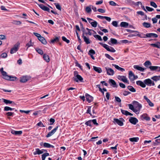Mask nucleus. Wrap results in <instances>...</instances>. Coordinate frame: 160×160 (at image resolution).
Listing matches in <instances>:
<instances>
[{
	"instance_id": "11",
	"label": "nucleus",
	"mask_w": 160,
	"mask_h": 160,
	"mask_svg": "<svg viewBox=\"0 0 160 160\" xmlns=\"http://www.w3.org/2000/svg\"><path fill=\"white\" fill-rule=\"evenodd\" d=\"M46 151V150L44 149H42V150H40L39 148H37L35 149V151L33 152V154L34 155L36 154H41L43 152V151Z\"/></svg>"
},
{
	"instance_id": "47",
	"label": "nucleus",
	"mask_w": 160,
	"mask_h": 160,
	"mask_svg": "<svg viewBox=\"0 0 160 160\" xmlns=\"http://www.w3.org/2000/svg\"><path fill=\"white\" fill-rule=\"evenodd\" d=\"M97 24L98 23L96 21H94L92 22H91V24L93 27L94 28H96L97 26Z\"/></svg>"
},
{
	"instance_id": "20",
	"label": "nucleus",
	"mask_w": 160,
	"mask_h": 160,
	"mask_svg": "<svg viewBox=\"0 0 160 160\" xmlns=\"http://www.w3.org/2000/svg\"><path fill=\"white\" fill-rule=\"evenodd\" d=\"M133 68L135 69H136L137 70H138L139 71H140L142 72H143L145 69L144 68L140 67L137 65H134L133 66Z\"/></svg>"
},
{
	"instance_id": "29",
	"label": "nucleus",
	"mask_w": 160,
	"mask_h": 160,
	"mask_svg": "<svg viewBox=\"0 0 160 160\" xmlns=\"http://www.w3.org/2000/svg\"><path fill=\"white\" fill-rule=\"evenodd\" d=\"M43 58L44 60L47 62H49V57L48 55L45 54H44L43 55Z\"/></svg>"
},
{
	"instance_id": "48",
	"label": "nucleus",
	"mask_w": 160,
	"mask_h": 160,
	"mask_svg": "<svg viewBox=\"0 0 160 160\" xmlns=\"http://www.w3.org/2000/svg\"><path fill=\"white\" fill-rule=\"evenodd\" d=\"M12 23L15 25H20L21 24V22L20 21H17L16 20L13 21L12 22Z\"/></svg>"
},
{
	"instance_id": "52",
	"label": "nucleus",
	"mask_w": 160,
	"mask_h": 160,
	"mask_svg": "<svg viewBox=\"0 0 160 160\" xmlns=\"http://www.w3.org/2000/svg\"><path fill=\"white\" fill-rule=\"evenodd\" d=\"M93 36L95 38H97L99 40H102V39L101 38V37L98 35H94Z\"/></svg>"
},
{
	"instance_id": "59",
	"label": "nucleus",
	"mask_w": 160,
	"mask_h": 160,
	"mask_svg": "<svg viewBox=\"0 0 160 160\" xmlns=\"http://www.w3.org/2000/svg\"><path fill=\"white\" fill-rule=\"evenodd\" d=\"M150 5L155 8H156L157 7L156 4L153 2H151Z\"/></svg>"
},
{
	"instance_id": "12",
	"label": "nucleus",
	"mask_w": 160,
	"mask_h": 160,
	"mask_svg": "<svg viewBox=\"0 0 160 160\" xmlns=\"http://www.w3.org/2000/svg\"><path fill=\"white\" fill-rule=\"evenodd\" d=\"M129 121L131 123L135 125L138 122V120L136 118L132 117L129 119Z\"/></svg>"
},
{
	"instance_id": "40",
	"label": "nucleus",
	"mask_w": 160,
	"mask_h": 160,
	"mask_svg": "<svg viewBox=\"0 0 160 160\" xmlns=\"http://www.w3.org/2000/svg\"><path fill=\"white\" fill-rule=\"evenodd\" d=\"M143 26L146 28H148L150 27L151 24L148 22H144L142 24Z\"/></svg>"
},
{
	"instance_id": "53",
	"label": "nucleus",
	"mask_w": 160,
	"mask_h": 160,
	"mask_svg": "<svg viewBox=\"0 0 160 160\" xmlns=\"http://www.w3.org/2000/svg\"><path fill=\"white\" fill-rule=\"evenodd\" d=\"M121 112L122 114L125 115L126 116L128 115V112L127 111L121 109Z\"/></svg>"
},
{
	"instance_id": "43",
	"label": "nucleus",
	"mask_w": 160,
	"mask_h": 160,
	"mask_svg": "<svg viewBox=\"0 0 160 160\" xmlns=\"http://www.w3.org/2000/svg\"><path fill=\"white\" fill-rule=\"evenodd\" d=\"M49 155V153L47 152L45 153L42 156V160H45L46 157Z\"/></svg>"
},
{
	"instance_id": "25",
	"label": "nucleus",
	"mask_w": 160,
	"mask_h": 160,
	"mask_svg": "<svg viewBox=\"0 0 160 160\" xmlns=\"http://www.w3.org/2000/svg\"><path fill=\"white\" fill-rule=\"evenodd\" d=\"M151 46L160 48V42H157L155 43H151L150 44Z\"/></svg>"
},
{
	"instance_id": "30",
	"label": "nucleus",
	"mask_w": 160,
	"mask_h": 160,
	"mask_svg": "<svg viewBox=\"0 0 160 160\" xmlns=\"http://www.w3.org/2000/svg\"><path fill=\"white\" fill-rule=\"evenodd\" d=\"M112 66H114L116 68L120 71H125V69L123 68L119 67L118 65L112 64Z\"/></svg>"
},
{
	"instance_id": "57",
	"label": "nucleus",
	"mask_w": 160,
	"mask_h": 160,
	"mask_svg": "<svg viewBox=\"0 0 160 160\" xmlns=\"http://www.w3.org/2000/svg\"><path fill=\"white\" fill-rule=\"evenodd\" d=\"M95 53V51L91 49L89 51L88 54L89 55H94Z\"/></svg>"
},
{
	"instance_id": "14",
	"label": "nucleus",
	"mask_w": 160,
	"mask_h": 160,
	"mask_svg": "<svg viewBox=\"0 0 160 160\" xmlns=\"http://www.w3.org/2000/svg\"><path fill=\"white\" fill-rule=\"evenodd\" d=\"M113 120L114 122H116L120 126H122L123 125V123L121 120L116 118H114Z\"/></svg>"
},
{
	"instance_id": "6",
	"label": "nucleus",
	"mask_w": 160,
	"mask_h": 160,
	"mask_svg": "<svg viewBox=\"0 0 160 160\" xmlns=\"http://www.w3.org/2000/svg\"><path fill=\"white\" fill-rule=\"evenodd\" d=\"M58 126L56 127L54 129L48 133L46 136V137L49 138L54 134L58 129Z\"/></svg>"
},
{
	"instance_id": "1",
	"label": "nucleus",
	"mask_w": 160,
	"mask_h": 160,
	"mask_svg": "<svg viewBox=\"0 0 160 160\" xmlns=\"http://www.w3.org/2000/svg\"><path fill=\"white\" fill-rule=\"evenodd\" d=\"M74 76L73 78V80L77 82H78L79 81L81 82H83V78L80 75L78 74V72L76 71H74Z\"/></svg>"
},
{
	"instance_id": "61",
	"label": "nucleus",
	"mask_w": 160,
	"mask_h": 160,
	"mask_svg": "<svg viewBox=\"0 0 160 160\" xmlns=\"http://www.w3.org/2000/svg\"><path fill=\"white\" fill-rule=\"evenodd\" d=\"M49 121L50 123L49 124V125H52L53 124V123L55 122V119L52 118H51L49 120Z\"/></svg>"
},
{
	"instance_id": "2",
	"label": "nucleus",
	"mask_w": 160,
	"mask_h": 160,
	"mask_svg": "<svg viewBox=\"0 0 160 160\" xmlns=\"http://www.w3.org/2000/svg\"><path fill=\"white\" fill-rule=\"evenodd\" d=\"M132 104L134 105V108L136 110L137 112H139L142 108V105L137 101H133L132 102Z\"/></svg>"
},
{
	"instance_id": "32",
	"label": "nucleus",
	"mask_w": 160,
	"mask_h": 160,
	"mask_svg": "<svg viewBox=\"0 0 160 160\" xmlns=\"http://www.w3.org/2000/svg\"><path fill=\"white\" fill-rule=\"evenodd\" d=\"M128 106L130 109L132 110L133 112L135 113L137 112L136 110L134 108L133 105H132V104H128Z\"/></svg>"
},
{
	"instance_id": "21",
	"label": "nucleus",
	"mask_w": 160,
	"mask_h": 160,
	"mask_svg": "<svg viewBox=\"0 0 160 160\" xmlns=\"http://www.w3.org/2000/svg\"><path fill=\"white\" fill-rule=\"evenodd\" d=\"M132 32H135V34H137L136 35L138 37H140L141 38H147L146 36V34H144L142 33L141 34H139V33L137 34L138 32L137 31H132Z\"/></svg>"
},
{
	"instance_id": "22",
	"label": "nucleus",
	"mask_w": 160,
	"mask_h": 160,
	"mask_svg": "<svg viewBox=\"0 0 160 160\" xmlns=\"http://www.w3.org/2000/svg\"><path fill=\"white\" fill-rule=\"evenodd\" d=\"M11 132L13 134L16 135H19L22 134V132L21 131H16L14 130H12L11 131Z\"/></svg>"
},
{
	"instance_id": "13",
	"label": "nucleus",
	"mask_w": 160,
	"mask_h": 160,
	"mask_svg": "<svg viewBox=\"0 0 160 160\" xmlns=\"http://www.w3.org/2000/svg\"><path fill=\"white\" fill-rule=\"evenodd\" d=\"M37 4L39 6V7H40V8H41L43 10L45 11H47L48 12H49L50 9L48 7L44 6L42 4Z\"/></svg>"
},
{
	"instance_id": "24",
	"label": "nucleus",
	"mask_w": 160,
	"mask_h": 160,
	"mask_svg": "<svg viewBox=\"0 0 160 160\" xmlns=\"http://www.w3.org/2000/svg\"><path fill=\"white\" fill-rule=\"evenodd\" d=\"M43 146L45 148H53L54 147L53 146L51 145L48 143H46V142H44L43 144Z\"/></svg>"
},
{
	"instance_id": "44",
	"label": "nucleus",
	"mask_w": 160,
	"mask_h": 160,
	"mask_svg": "<svg viewBox=\"0 0 160 160\" xmlns=\"http://www.w3.org/2000/svg\"><path fill=\"white\" fill-rule=\"evenodd\" d=\"M151 65L152 63L149 61H147L144 63V65L147 67L148 66Z\"/></svg>"
},
{
	"instance_id": "26",
	"label": "nucleus",
	"mask_w": 160,
	"mask_h": 160,
	"mask_svg": "<svg viewBox=\"0 0 160 160\" xmlns=\"http://www.w3.org/2000/svg\"><path fill=\"white\" fill-rule=\"evenodd\" d=\"M109 83H111L113 87H117V85L115 82L112 79H110L109 80Z\"/></svg>"
},
{
	"instance_id": "39",
	"label": "nucleus",
	"mask_w": 160,
	"mask_h": 160,
	"mask_svg": "<svg viewBox=\"0 0 160 160\" xmlns=\"http://www.w3.org/2000/svg\"><path fill=\"white\" fill-rule=\"evenodd\" d=\"M36 51L38 52V53L40 55H42L43 53V51L40 49L38 48H35Z\"/></svg>"
},
{
	"instance_id": "36",
	"label": "nucleus",
	"mask_w": 160,
	"mask_h": 160,
	"mask_svg": "<svg viewBox=\"0 0 160 160\" xmlns=\"http://www.w3.org/2000/svg\"><path fill=\"white\" fill-rule=\"evenodd\" d=\"M92 5H90L89 6H87L86 8L85 11L88 13H89L91 11Z\"/></svg>"
},
{
	"instance_id": "7",
	"label": "nucleus",
	"mask_w": 160,
	"mask_h": 160,
	"mask_svg": "<svg viewBox=\"0 0 160 160\" xmlns=\"http://www.w3.org/2000/svg\"><path fill=\"white\" fill-rule=\"evenodd\" d=\"M107 74L109 75H113L114 74V71L111 68H105Z\"/></svg>"
},
{
	"instance_id": "64",
	"label": "nucleus",
	"mask_w": 160,
	"mask_h": 160,
	"mask_svg": "<svg viewBox=\"0 0 160 160\" xmlns=\"http://www.w3.org/2000/svg\"><path fill=\"white\" fill-rule=\"evenodd\" d=\"M7 56V54L6 53H3L1 55V57L2 58H5Z\"/></svg>"
},
{
	"instance_id": "58",
	"label": "nucleus",
	"mask_w": 160,
	"mask_h": 160,
	"mask_svg": "<svg viewBox=\"0 0 160 160\" xmlns=\"http://www.w3.org/2000/svg\"><path fill=\"white\" fill-rule=\"evenodd\" d=\"M112 24L115 27H117L118 26V22L116 21H113L112 22Z\"/></svg>"
},
{
	"instance_id": "15",
	"label": "nucleus",
	"mask_w": 160,
	"mask_h": 160,
	"mask_svg": "<svg viewBox=\"0 0 160 160\" xmlns=\"http://www.w3.org/2000/svg\"><path fill=\"white\" fill-rule=\"evenodd\" d=\"M146 36L147 38H151L153 37L157 38L158 37V35L154 33H147L146 34Z\"/></svg>"
},
{
	"instance_id": "5",
	"label": "nucleus",
	"mask_w": 160,
	"mask_h": 160,
	"mask_svg": "<svg viewBox=\"0 0 160 160\" xmlns=\"http://www.w3.org/2000/svg\"><path fill=\"white\" fill-rule=\"evenodd\" d=\"M118 78L119 80L123 82H124L128 84L129 83L128 81L127 80V78L125 76L118 75Z\"/></svg>"
},
{
	"instance_id": "31",
	"label": "nucleus",
	"mask_w": 160,
	"mask_h": 160,
	"mask_svg": "<svg viewBox=\"0 0 160 160\" xmlns=\"http://www.w3.org/2000/svg\"><path fill=\"white\" fill-rule=\"evenodd\" d=\"M151 79L153 81L157 82L160 80V76H155L151 78Z\"/></svg>"
},
{
	"instance_id": "16",
	"label": "nucleus",
	"mask_w": 160,
	"mask_h": 160,
	"mask_svg": "<svg viewBox=\"0 0 160 160\" xmlns=\"http://www.w3.org/2000/svg\"><path fill=\"white\" fill-rule=\"evenodd\" d=\"M129 78L131 81H133L136 79V78H135V76L131 71L129 72Z\"/></svg>"
},
{
	"instance_id": "23",
	"label": "nucleus",
	"mask_w": 160,
	"mask_h": 160,
	"mask_svg": "<svg viewBox=\"0 0 160 160\" xmlns=\"http://www.w3.org/2000/svg\"><path fill=\"white\" fill-rule=\"evenodd\" d=\"M38 39L43 44L45 45L47 44V41L44 37L41 36Z\"/></svg>"
},
{
	"instance_id": "10",
	"label": "nucleus",
	"mask_w": 160,
	"mask_h": 160,
	"mask_svg": "<svg viewBox=\"0 0 160 160\" xmlns=\"http://www.w3.org/2000/svg\"><path fill=\"white\" fill-rule=\"evenodd\" d=\"M140 118L142 120H145L148 121L150 120V117L148 116V115L146 113H144L142 115L140 116Z\"/></svg>"
},
{
	"instance_id": "38",
	"label": "nucleus",
	"mask_w": 160,
	"mask_h": 160,
	"mask_svg": "<svg viewBox=\"0 0 160 160\" xmlns=\"http://www.w3.org/2000/svg\"><path fill=\"white\" fill-rule=\"evenodd\" d=\"M129 139L132 142H137L139 138L138 137L132 138H130Z\"/></svg>"
},
{
	"instance_id": "19",
	"label": "nucleus",
	"mask_w": 160,
	"mask_h": 160,
	"mask_svg": "<svg viewBox=\"0 0 160 160\" xmlns=\"http://www.w3.org/2000/svg\"><path fill=\"white\" fill-rule=\"evenodd\" d=\"M29 80V78L27 76H23L20 78V82H27Z\"/></svg>"
},
{
	"instance_id": "34",
	"label": "nucleus",
	"mask_w": 160,
	"mask_h": 160,
	"mask_svg": "<svg viewBox=\"0 0 160 160\" xmlns=\"http://www.w3.org/2000/svg\"><path fill=\"white\" fill-rule=\"evenodd\" d=\"M128 25V23L126 22H122L120 23V26L124 28H127Z\"/></svg>"
},
{
	"instance_id": "9",
	"label": "nucleus",
	"mask_w": 160,
	"mask_h": 160,
	"mask_svg": "<svg viewBox=\"0 0 160 160\" xmlns=\"http://www.w3.org/2000/svg\"><path fill=\"white\" fill-rule=\"evenodd\" d=\"M82 31L83 32V33L82 34V37L84 41L87 44H90L91 43V42L89 40V38L88 37H87L86 36L84 35V29Z\"/></svg>"
},
{
	"instance_id": "62",
	"label": "nucleus",
	"mask_w": 160,
	"mask_h": 160,
	"mask_svg": "<svg viewBox=\"0 0 160 160\" xmlns=\"http://www.w3.org/2000/svg\"><path fill=\"white\" fill-rule=\"evenodd\" d=\"M146 8L148 11L151 12L154 10V9L153 8H151L148 6H146Z\"/></svg>"
},
{
	"instance_id": "54",
	"label": "nucleus",
	"mask_w": 160,
	"mask_h": 160,
	"mask_svg": "<svg viewBox=\"0 0 160 160\" xmlns=\"http://www.w3.org/2000/svg\"><path fill=\"white\" fill-rule=\"evenodd\" d=\"M62 39L63 41L66 42L67 43H69L70 42V41L68 39H67L64 36L62 37Z\"/></svg>"
},
{
	"instance_id": "37",
	"label": "nucleus",
	"mask_w": 160,
	"mask_h": 160,
	"mask_svg": "<svg viewBox=\"0 0 160 160\" xmlns=\"http://www.w3.org/2000/svg\"><path fill=\"white\" fill-rule=\"evenodd\" d=\"M127 88L129 90L132 92H136L135 89L131 86H128Z\"/></svg>"
},
{
	"instance_id": "55",
	"label": "nucleus",
	"mask_w": 160,
	"mask_h": 160,
	"mask_svg": "<svg viewBox=\"0 0 160 160\" xmlns=\"http://www.w3.org/2000/svg\"><path fill=\"white\" fill-rule=\"evenodd\" d=\"M85 124L87 126H92V120H89L85 123Z\"/></svg>"
},
{
	"instance_id": "4",
	"label": "nucleus",
	"mask_w": 160,
	"mask_h": 160,
	"mask_svg": "<svg viewBox=\"0 0 160 160\" xmlns=\"http://www.w3.org/2000/svg\"><path fill=\"white\" fill-rule=\"evenodd\" d=\"M144 83L145 84L147 85V86H154L155 84L153 81L150 78H148L144 80Z\"/></svg>"
},
{
	"instance_id": "35",
	"label": "nucleus",
	"mask_w": 160,
	"mask_h": 160,
	"mask_svg": "<svg viewBox=\"0 0 160 160\" xmlns=\"http://www.w3.org/2000/svg\"><path fill=\"white\" fill-rule=\"evenodd\" d=\"M60 37H56L55 38L52 39L51 41V42L52 43H54L55 42H59Z\"/></svg>"
},
{
	"instance_id": "63",
	"label": "nucleus",
	"mask_w": 160,
	"mask_h": 160,
	"mask_svg": "<svg viewBox=\"0 0 160 160\" xmlns=\"http://www.w3.org/2000/svg\"><path fill=\"white\" fill-rule=\"evenodd\" d=\"M109 4L112 6H116L117 4L113 1H111L109 2Z\"/></svg>"
},
{
	"instance_id": "51",
	"label": "nucleus",
	"mask_w": 160,
	"mask_h": 160,
	"mask_svg": "<svg viewBox=\"0 0 160 160\" xmlns=\"http://www.w3.org/2000/svg\"><path fill=\"white\" fill-rule=\"evenodd\" d=\"M105 56L106 57L110 60H114V59L113 58L111 57L108 54H105Z\"/></svg>"
},
{
	"instance_id": "42",
	"label": "nucleus",
	"mask_w": 160,
	"mask_h": 160,
	"mask_svg": "<svg viewBox=\"0 0 160 160\" xmlns=\"http://www.w3.org/2000/svg\"><path fill=\"white\" fill-rule=\"evenodd\" d=\"M99 44L105 48L107 51L109 48V46L105 44H103L101 42H99Z\"/></svg>"
},
{
	"instance_id": "8",
	"label": "nucleus",
	"mask_w": 160,
	"mask_h": 160,
	"mask_svg": "<svg viewBox=\"0 0 160 160\" xmlns=\"http://www.w3.org/2000/svg\"><path fill=\"white\" fill-rule=\"evenodd\" d=\"M19 45V44H16L11 50L10 53L12 54L16 52L18 50Z\"/></svg>"
},
{
	"instance_id": "17",
	"label": "nucleus",
	"mask_w": 160,
	"mask_h": 160,
	"mask_svg": "<svg viewBox=\"0 0 160 160\" xmlns=\"http://www.w3.org/2000/svg\"><path fill=\"white\" fill-rule=\"evenodd\" d=\"M136 84L138 85H139L142 88H144L146 87V85L144 83V81L142 82L141 81L139 80L136 81Z\"/></svg>"
},
{
	"instance_id": "18",
	"label": "nucleus",
	"mask_w": 160,
	"mask_h": 160,
	"mask_svg": "<svg viewBox=\"0 0 160 160\" xmlns=\"http://www.w3.org/2000/svg\"><path fill=\"white\" fill-rule=\"evenodd\" d=\"M85 96L86 100L88 102L90 103L93 100V97L87 94L85 95Z\"/></svg>"
},
{
	"instance_id": "28",
	"label": "nucleus",
	"mask_w": 160,
	"mask_h": 160,
	"mask_svg": "<svg viewBox=\"0 0 160 160\" xmlns=\"http://www.w3.org/2000/svg\"><path fill=\"white\" fill-rule=\"evenodd\" d=\"M110 42H110H108V44L110 45H111V43L112 44H116L117 43V40L116 39L113 38H111L110 39Z\"/></svg>"
},
{
	"instance_id": "46",
	"label": "nucleus",
	"mask_w": 160,
	"mask_h": 160,
	"mask_svg": "<svg viewBox=\"0 0 160 160\" xmlns=\"http://www.w3.org/2000/svg\"><path fill=\"white\" fill-rule=\"evenodd\" d=\"M14 109V108H12L8 106L5 107L4 108V110L5 111H8L9 110L12 111Z\"/></svg>"
},
{
	"instance_id": "50",
	"label": "nucleus",
	"mask_w": 160,
	"mask_h": 160,
	"mask_svg": "<svg viewBox=\"0 0 160 160\" xmlns=\"http://www.w3.org/2000/svg\"><path fill=\"white\" fill-rule=\"evenodd\" d=\"M2 99L3 100V102L6 104H8V103L10 104V103H12V101H11L10 100H8L7 99H3V98Z\"/></svg>"
},
{
	"instance_id": "45",
	"label": "nucleus",
	"mask_w": 160,
	"mask_h": 160,
	"mask_svg": "<svg viewBox=\"0 0 160 160\" xmlns=\"http://www.w3.org/2000/svg\"><path fill=\"white\" fill-rule=\"evenodd\" d=\"M54 4L56 8L58 9V10L61 11V6L60 5L59 3H54Z\"/></svg>"
},
{
	"instance_id": "41",
	"label": "nucleus",
	"mask_w": 160,
	"mask_h": 160,
	"mask_svg": "<svg viewBox=\"0 0 160 160\" xmlns=\"http://www.w3.org/2000/svg\"><path fill=\"white\" fill-rule=\"evenodd\" d=\"M33 43L32 42V40H30V41L28 42L26 45V46L28 47L26 49V50H27L28 48L30 47L31 46H33Z\"/></svg>"
},
{
	"instance_id": "60",
	"label": "nucleus",
	"mask_w": 160,
	"mask_h": 160,
	"mask_svg": "<svg viewBox=\"0 0 160 160\" xmlns=\"http://www.w3.org/2000/svg\"><path fill=\"white\" fill-rule=\"evenodd\" d=\"M76 35H77V37H78V40L79 42L81 44V39L80 38V36H79V34H78V33L77 32V31H76Z\"/></svg>"
},
{
	"instance_id": "27",
	"label": "nucleus",
	"mask_w": 160,
	"mask_h": 160,
	"mask_svg": "<svg viewBox=\"0 0 160 160\" xmlns=\"http://www.w3.org/2000/svg\"><path fill=\"white\" fill-rule=\"evenodd\" d=\"M93 69L98 73H100L102 72V70L101 68L97 67L96 66H93Z\"/></svg>"
},
{
	"instance_id": "56",
	"label": "nucleus",
	"mask_w": 160,
	"mask_h": 160,
	"mask_svg": "<svg viewBox=\"0 0 160 160\" xmlns=\"http://www.w3.org/2000/svg\"><path fill=\"white\" fill-rule=\"evenodd\" d=\"M91 106L88 107V109L87 110L86 113H89L90 115L91 116H92V114L91 112Z\"/></svg>"
},
{
	"instance_id": "3",
	"label": "nucleus",
	"mask_w": 160,
	"mask_h": 160,
	"mask_svg": "<svg viewBox=\"0 0 160 160\" xmlns=\"http://www.w3.org/2000/svg\"><path fill=\"white\" fill-rule=\"evenodd\" d=\"M1 73L2 75L3 76V78L6 80L14 81V78H15V79L17 78L16 77H13L8 75L7 72L4 71Z\"/></svg>"
},
{
	"instance_id": "33",
	"label": "nucleus",
	"mask_w": 160,
	"mask_h": 160,
	"mask_svg": "<svg viewBox=\"0 0 160 160\" xmlns=\"http://www.w3.org/2000/svg\"><path fill=\"white\" fill-rule=\"evenodd\" d=\"M149 68L151 71H155L156 72H157L158 66H150Z\"/></svg>"
},
{
	"instance_id": "49",
	"label": "nucleus",
	"mask_w": 160,
	"mask_h": 160,
	"mask_svg": "<svg viewBox=\"0 0 160 160\" xmlns=\"http://www.w3.org/2000/svg\"><path fill=\"white\" fill-rule=\"evenodd\" d=\"M108 51L112 52H116L115 50L113 48L110 46L109 47Z\"/></svg>"
}]
</instances>
